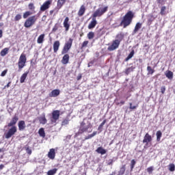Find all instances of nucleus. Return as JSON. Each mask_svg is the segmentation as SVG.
<instances>
[{"label":"nucleus","mask_w":175,"mask_h":175,"mask_svg":"<svg viewBox=\"0 0 175 175\" xmlns=\"http://www.w3.org/2000/svg\"><path fill=\"white\" fill-rule=\"evenodd\" d=\"M32 14H33V13L31 11H26L25 13H23V18H27L24 23L25 28H31V27L35 25L36 21H38V16H32Z\"/></svg>","instance_id":"1"},{"label":"nucleus","mask_w":175,"mask_h":175,"mask_svg":"<svg viewBox=\"0 0 175 175\" xmlns=\"http://www.w3.org/2000/svg\"><path fill=\"white\" fill-rule=\"evenodd\" d=\"M135 17V13L132 11H129L126 13V14L123 16L122 21L120 22V25L123 26V28H126V27H129L131 24H132V21Z\"/></svg>","instance_id":"2"},{"label":"nucleus","mask_w":175,"mask_h":175,"mask_svg":"<svg viewBox=\"0 0 175 175\" xmlns=\"http://www.w3.org/2000/svg\"><path fill=\"white\" fill-rule=\"evenodd\" d=\"M90 128H92V125L90 122H88V124H85V122L83 121L81 122L80 124V128L79 131L75 134V137L79 136V135H81L82 133H84V132H88V129Z\"/></svg>","instance_id":"3"},{"label":"nucleus","mask_w":175,"mask_h":175,"mask_svg":"<svg viewBox=\"0 0 175 175\" xmlns=\"http://www.w3.org/2000/svg\"><path fill=\"white\" fill-rule=\"evenodd\" d=\"M25 64H27V55H25L24 53H22L18 61V68L19 72L21 71L25 66Z\"/></svg>","instance_id":"4"},{"label":"nucleus","mask_w":175,"mask_h":175,"mask_svg":"<svg viewBox=\"0 0 175 175\" xmlns=\"http://www.w3.org/2000/svg\"><path fill=\"white\" fill-rule=\"evenodd\" d=\"M108 10H109L108 6L99 8L93 13L92 17L94 18H96V17H102V16H103V14L106 13V12H107Z\"/></svg>","instance_id":"5"},{"label":"nucleus","mask_w":175,"mask_h":175,"mask_svg":"<svg viewBox=\"0 0 175 175\" xmlns=\"http://www.w3.org/2000/svg\"><path fill=\"white\" fill-rule=\"evenodd\" d=\"M16 133H17V127L16 126H13L4 133V136L5 139H10V137H12V136H14Z\"/></svg>","instance_id":"6"},{"label":"nucleus","mask_w":175,"mask_h":175,"mask_svg":"<svg viewBox=\"0 0 175 175\" xmlns=\"http://www.w3.org/2000/svg\"><path fill=\"white\" fill-rule=\"evenodd\" d=\"M73 44V39L69 38V40L65 43L64 48L62 51V54H66L70 49H72V44Z\"/></svg>","instance_id":"7"},{"label":"nucleus","mask_w":175,"mask_h":175,"mask_svg":"<svg viewBox=\"0 0 175 175\" xmlns=\"http://www.w3.org/2000/svg\"><path fill=\"white\" fill-rule=\"evenodd\" d=\"M51 3H53V0H47L45 1L40 8V12H46L48 9H50Z\"/></svg>","instance_id":"8"},{"label":"nucleus","mask_w":175,"mask_h":175,"mask_svg":"<svg viewBox=\"0 0 175 175\" xmlns=\"http://www.w3.org/2000/svg\"><path fill=\"white\" fill-rule=\"evenodd\" d=\"M120 43L116 40H113L111 44L108 46V51H114V50H117V49L120 47Z\"/></svg>","instance_id":"9"},{"label":"nucleus","mask_w":175,"mask_h":175,"mask_svg":"<svg viewBox=\"0 0 175 175\" xmlns=\"http://www.w3.org/2000/svg\"><path fill=\"white\" fill-rule=\"evenodd\" d=\"M59 110H55L52 112L51 122H57V120H59Z\"/></svg>","instance_id":"10"},{"label":"nucleus","mask_w":175,"mask_h":175,"mask_svg":"<svg viewBox=\"0 0 175 175\" xmlns=\"http://www.w3.org/2000/svg\"><path fill=\"white\" fill-rule=\"evenodd\" d=\"M143 143L146 144V146H148V143H151L152 142V137L148 133H147L144 137Z\"/></svg>","instance_id":"11"},{"label":"nucleus","mask_w":175,"mask_h":175,"mask_svg":"<svg viewBox=\"0 0 175 175\" xmlns=\"http://www.w3.org/2000/svg\"><path fill=\"white\" fill-rule=\"evenodd\" d=\"M64 28H65V31L68 32L69 29L70 28V22L69 21V17H66L63 22Z\"/></svg>","instance_id":"12"},{"label":"nucleus","mask_w":175,"mask_h":175,"mask_svg":"<svg viewBox=\"0 0 175 175\" xmlns=\"http://www.w3.org/2000/svg\"><path fill=\"white\" fill-rule=\"evenodd\" d=\"M17 121H18V116H17V115H14L10 122L8 124V126H15L14 125L17 124Z\"/></svg>","instance_id":"13"},{"label":"nucleus","mask_w":175,"mask_h":175,"mask_svg":"<svg viewBox=\"0 0 175 175\" xmlns=\"http://www.w3.org/2000/svg\"><path fill=\"white\" fill-rule=\"evenodd\" d=\"M61 94V92L58 89H55L49 93L50 98H57Z\"/></svg>","instance_id":"14"},{"label":"nucleus","mask_w":175,"mask_h":175,"mask_svg":"<svg viewBox=\"0 0 175 175\" xmlns=\"http://www.w3.org/2000/svg\"><path fill=\"white\" fill-rule=\"evenodd\" d=\"M124 36H125V35L124 34V33L120 32L116 36L115 40H116L118 43L121 44V42H122V40H124Z\"/></svg>","instance_id":"15"},{"label":"nucleus","mask_w":175,"mask_h":175,"mask_svg":"<svg viewBox=\"0 0 175 175\" xmlns=\"http://www.w3.org/2000/svg\"><path fill=\"white\" fill-rule=\"evenodd\" d=\"M85 10H86L85 5H81L77 13L79 17H83V16H84V14L85 13Z\"/></svg>","instance_id":"16"},{"label":"nucleus","mask_w":175,"mask_h":175,"mask_svg":"<svg viewBox=\"0 0 175 175\" xmlns=\"http://www.w3.org/2000/svg\"><path fill=\"white\" fill-rule=\"evenodd\" d=\"M96 24H98V22L96 21V18H93L92 16V20L88 26V29H94V27H96Z\"/></svg>","instance_id":"17"},{"label":"nucleus","mask_w":175,"mask_h":175,"mask_svg":"<svg viewBox=\"0 0 175 175\" xmlns=\"http://www.w3.org/2000/svg\"><path fill=\"white\" fill-rule=\"evenodd\" d=\"M48 158H49V159H55V149L51 148L49 150V152H48Z\"/></svg>","instance_id":"18"},{"label":"nucleus","mask_w":175,"mask_h":175,"mask_svg":"<svg viewBox=\"0 0 175 175\" xmlns=\"http://www.w3.org/2000/svg\"><path fill=\"white\" fill-rule=\"evenodd\" d=\"M65 55L63 56L62 59V64H63V65H66L68 64H69V54L67 53H64Z\"/></svg>","instance_id":"19"},{"label":"nucleus","mask_w":175,"mask_h":175,"mask_svg":"<svg viewBox=\"0 0 175 175\" xmlns=\"http://www.w3.org/2000/svg\"><path fill=\"white\" fill-rule=\"evenodd\" d=\"M18 131H24L25 128H27V126L25 125V121L21 120L18 123Z\"/></svg>","instance_id":"20"},{"label":"nucleus","mask_w":175,"mask_h":175,"mask_svg":"<svg viewBox=\"0 0 175 175\" xmlns=\"http://www.w3.org/2000/svg\"><path fill=\"white\" fill-rule=\"evenodd\" d=\"M59 46H61V43L59 40H56L53 42V52L57 53L58 50H59Z\"/></svg>","instance_id":"21"},{"label":"nucleus","mask_w":175,"mask_h":175,"mask_svg":"<svg viewBox=\"0 0 175 175\" xmlns=\"http://www.w3.org/2000/svg\"><path fill=\"white\" fill-rule=\"evenodd\" d=\"M66 3V0H57V9L59 10V9L62 8V6Z\"/></svg>","instance_id":"22"},{"label":"nucleus","mask_w":175,"mask_h":175,"mask_svg":"<svg viewBox=\"0 0 175 175\" xmlns=\"http://www.w3.org/2000/svg\"><path fill=\"white\" fill-rule=\"evenodd\" d=\"M28 73H29V71H26L25 73H23L21 75V79H20V83H25V79L28 77Z\"/></svg>","instance_id":"23"},{"label":"nucleus","mask_w":175,"mask_h":175,"mask_svg":"<svg viewBox=\"0 0 175 175\" xmlns=\"http://www.w3.org/2000/svg\"><path fill=\"white\" fill-rule=\"evenodd\" d=\"M142 24L141 23H137L133 30V33H136L142 28Z\"/></svg>","instance_id":"24"},{"label":"nucleus","mask_w":175,"mask_h":175,"mask_svg":"<svg viewBox=\"0 0 175 175\" xmlns=\"http://www.w3.org/2000/svg\"><path fill=\"white\" fill-rule=\"evenodd\" d=\"M96 152H98V154H101V155H105V154H106V150H105L102 147H98L96 150Z\"/></svg>","instance_id":"25"},{"label":"nucleus","mask_w":175,"mask_h":175,"mask_svg":"<svg viewBox=\"0 0 175 175\" xmlns=\"http://www.w3.org/2000/svg\"><path fill=\"white\" fill-rule=\"evenodd\" d=\"M39 121L42 124V125L47 124V119H46V116L44 115L39 118Z\"/></svg>","instance_id":"26"},{"label":"nucleus","mask_w":175,"mask_h":175,"mask_svg":"<svg viewBox=\"0 0 175 175\" xmlns=\"http://www.w3.org/2000/svg\"><path fill=\"white\" fill-rule=\"evenodd\" d=\"M165 75L166 77L169 79V80H172L173 79V72L170 70H167L165 73Z\"/></svg>","instance_id":"27"},{"label":"nucleus","mask_w":175,"mask_h":175,"mask_svg":"<svg viewBox=\"0 0 175 175\" xmlns=\"http://www.w3.org/2000/svg\"><path fill=\"white\" fill-rule=\"evenodd\" d=\"M44 40V34H41L38 38L37 42L39 44H40L43 43Z\"/></svg>","instance_id":"28"},{"label":"nucleus","mask_w":175,"mask_h":175,"mask_svg":"<svg viewBox=\"0 0 175 175\" xmlns=\"http://www.w3.org/2000/svg\"><path fill=\"white\" fill-rule=\"evenodd\" d=\"M9 53V48H4L0 52V55L1 57H5L6 54Z\"/></svg>","instance_id":"29"},{"label":"nucleus","mask_w":175,"mask_h":175,"mask_svg":"<svg viewBox=\"0 0 175 175\" xmlns=\"http://www.w3.org/2000/svg\"><path fill=\"white\" fill-rule=\"evenodd\" d=\"M38 135L41 137H46V133H44V129L40 128L38 131Z\"/></svg>","instance_id":"30"},{"label":"nucleus","mask_w":175,"mask_h":175,"mask_svg":"<svg viewBox=\"0 0 175 175\" xmlns=\"http://www.w3.org/2000/svg\"><path fill=\"white\" fill-rule=\"evenodd\" d=\"M135 55V50H132L131 52L129 54L127 57L124 59L126 62H128L129 59H131Z\"/></svg>","instance_id":"31"},{"label":"nucleus","mask_w":175,"mask_h":175,"mask_svg":"<svg viewBox=\"0 0 175 175\" xmlns=\"http://www.w3.org/2000/svg\"><path fill=\"white\" fill-rule=\"evenodd\" d=\"M157 142H161V137H162V132L161 131H157L156 133Z\"/></svg>","instance_id":"32"},{"label":"nucleus","mask_w":175,"mask_h":175,"mask_svg":"<svg viewBox=\"0 0 175 175\" xmlns=\"http://www.w3.org/2000/svg\"><path fill=\"white\" fill-rule=\"evenodd\" d=\"M98 133L97 131H94L92 134L88 135V136H86L85 137V140H88L90 139H92V137H94V136H96V135Z\"/></svg>","instance_id":"33"},{"label":"nucleus","mask_w":175,"mask_h":175,"mask_svg":"<svg viewBox=\"0 0 175 175\" xmlns=\"http://www.w3.org/2000/svg\"><path fill=\"white\" fill-rule=\"evenodd\" d=\"M161 16H166V6H162L160 10Z\"/></svg>","instance_id":"34"},{"label":"nucleus","mask_w":175,"mask_h":175,"mask_svg":"<svg viewBox=\"0 0 175 175\" xmlns=\"http://www.w3.org/2000/svg\"><path fill=\"white\" fill-rule=\"evenodd\" d=\"M57 170H58V169H57V168H54L53 170H49L47 172V175H54L57 173Z\"/></svg>","instance_id":"35"},{"label":"nucleus","mask_w":175,"mask_h":175,"mask_svg":"<svg viewBox=\"0 0 175 175\" xmlns=\"http://www.w3.org/2000/svg\"><path fill=\"white\" fill-rule=\"evenodd\" d=\"M126 165H123L121 167L120 170L119 171V174L120 175H123L125 173V170H126Z\"/></svg>","instance_id":"36"},{"label":"nucleus","mask_w":175,"mask_h":175,"mask_svg":"<svg viewBox=\"0 0 175 175\" xmlns=\"http://www.w3.org/2000/svg\"><path fill=\"white\" fill-rule=\"evenodd\" d=\"M154 20H155V16H154V15L152 14L148 15V23H150V24H151L152 21H154Z\"/></svg>","instance_id":"37"},{"label":"nucleus","mask_w":175,"mask_h":175,"mask_svg":"<svg viewBox=\"0 0 175 175\" xmlns=\"http://www.w3.org/2000/svg\"><path fill=\"white\" fill-rule=\"evenodd\" d=\"M95 36V33L92 31H90L88 33V38L90 40H91V39H94V37Z\"/></svg>","instance_id":"38"},{"label":"nucleus","mask_w":175,"mask_h":175,"mask_svg":"<svg viewBox=\"0 0 175 175\" xmlns=\"http://www.w3.org/2000/svg\"><path fill=\"white\" fill-rule=\"evenodd\" d=\"M147 70L148 72V75H152L155 72V70L152 69L151 66H150L147 67Z\"/></svg>","instance_id":"39"},{"label":"nucleus","mask_w":175,"mask_h":175,"mask_svg":"<svg viewBox=\"0 0 175 175\" xmlns=\"http://www.w3.org/2000/svg\"><path fill=\"white\" fill-rule=\"evenodd\" d=\"M135 165H136V161H135V159L131 160V170L132 172V170H133L134 167H135Z\"/></svg>","instance_id":"40"},{"label":"nucleus","mask_w":175,"mask_h":175,"mask_svg":"<svg viewBox=\"0 0 175 175\" xmlns=\"http://www.w3.org/2000/svg\"><path fill=\"white\" fill-rule=\"evenodd\" d=\"M168 167H169L170 172H174V170H175V165H174V164L170 163L168 165Z\"/></svg>","instance_id":"41"},{"label":"nucleus","mask_w":175,"mask_h":175,"mask_svg":"<svg viewBox=\"0 0 175 175\" xmlns=\"http://www.w3.org/2000/svg\"><path fill=\"white\" fill-rule=\"evenodd\" d=\"M69 124V118H66L62 122V125L65 126Z\"/></svg>","instance_id":"42"},{"label":"nucleus","mask_w":175,"mask_h":175,"mask_svg":"<svg viewBox=\"0 0 175 175\" xmlns=\"http://www.w3.org/2000/svg\"><path fill=\"white\" fill-rule=\"evenodd\" d=\"M21 18H23V16H21V14H18L14 17V21H20Z\"/></svg>","instance_id":"43"},{"label":"nucleus","mask_w":175,"mask_h":175,"mask_svg":"<svg viewBox=\"0 0 175 175\" xmlns=\"http://www.w3.org/2000/svg\"><path fill=\"white\" fill-rule=\"evenodd\" d=\"M28 8L29 10H35V5L33 4V3H30L28 5Z\"/></svg>","instance_id":"44"},{"label":"nucleus","mask_w":175,"mask_h":175,"mask_svg":"<svg viewBox=\"0 0 175 175\" xmlns=\"http://www.w3.org/2000/svg\"><path fill=\"white\" fill-rule=\"evenodd\" d=\"M88 43H89L88 41H84L81 46V49L83 50V49H85V47H87V46H88Z\"/></svg>","instance_id":"45"},{"label":"nucleus","mask_w":175,"mask_h":175,"mask_svg":"<svg viewBox=\"0 0 175 175\" xmlns=\"http://www.w3.org/2000/svg\"><path fill=\"white\" fill-rule=\"evenodd\" d=\"M147 172L149 174H152V172H154V167L150 166L147 168Z\"/></svg>","instance_id":"46"},{"label":"nucleus","mask_w":175,"mask_h":175,"mask_svg":"<svg viewBox=\"0 0 175 175\" xmlns=\"http://www.w3.org/2000/svg\"><path fill=\"white\" fill-rule=\"evenodd\" d=\"M129 109H130V110H135V109H137V107H138V105H134V106H133L132 105V103H129Z\"/></svg>","instance_id":"47"},{"label":"nucleus","mask_w":175,"mask_h":175,"mask_svg":"<svg viewBox=\"0 0 175 175\" xmlns=\"http://www.w3.org/2000/svg\"><path fill=\"white\" fill-rule=\"evenodd\" d=\"M105 124H106V120H104L103 122L100 123V124L98 126V131H100V129L103 128V125H105Z\"/></svg>","instance_id":"48"},{"label":"nucleus","mask_w":175,"mask_h":175,"mask_svg":"<svg viewBox=\"0 0 175 175\" xmlns=\"http://www.w3.org/2000/svg\"><path fill=\"white\" fill-rule=\"evenodd\" d=\"M26 152L29 154V155H31L32 154V150L29 148V147H25Z\"/></svg>","instance_id":"49"},{"label":"nucleus","mask_w":175,"mask_h":175,"mask_svg":"<svg viewBox=\"0 0 175 175\" xmlns=\"http://www.w3.org/2000/svg\"><path fill=\"white\" fill-rule=\"evenodd\" d=\"M131 72H132V68H128L125 70V74L128 75H129V73H131Z\"/></svg>","instance_id":"50"},{"label":"nucleus","mask_w":175,"mask_h":175,"mask_svg":"<svg viewBox=\"0 0 175 175\" xmlns=\"http://www.w3.org/2000/svg\"><path fill=\"white\" fill-rule=\"evenodd\" d=\"M6 73H8V69L4 70L1 72V77H5V76H6Z\"/></svg>","instance_id":"51"},{"label":"nucleus","mask_w":175,"mask_h":175,"mask_svg":"<svg viewBox=\"0 0 175 175\" xmlns=\"http://www.w3.org/2000/svg\"><path fill=\"white\" fill-rule=\"evenodd\" d=\"M165 91H166V88L165 86H162L161 88V94H165Z\"/></svg>","instance_id":"52"},{"label":"nucleus","mask_w":175,"mask_h":175,"mask_svg":"<svg viewBox=\"0 0 175 175\" xmlns=\"http://www.w3.org/2000/svg\"><path fill=\"white\" fill-rule=\"evenodd\" d=\"M52 31H53V32H55V31H58V26H57V25H55Z\"/></svg>","instance_id":"53"},{"label":"nucleus","mask_w":175,"mask_h":175,"mask_svg":"<svg viewBox=\"0 0 175 175\" xmlns=\"http://www.w3.org/2000/svg\"><path fill=\"white\" fill-rule=\"evenodd\" d=\"M10 84H12V82H9L6 85H5L3 88V90H6V88H9V87H10Z\"/></svg>","instance_id":"54"},{"label":"nucleus","mask_w":175,"mask_h":175,"mask_svg":"<svg viewBox=\"0 0 175 175\" xmlns=\"http://www.w3.org/2000/svg\"><path fill=\"white\" fill-rule=\"evenodd\" d=\"M3 167H5V165L3 164H1L0 165V170H2V169H3Z\"/></svg>","instance_id":"55"},{"label":"nucleus","mask_w":175,"mask_h":175,"mask_svg":"<svg viewBox=\"0 0 175 175\" xmlns=\"http://www.w3.org/2000/svg\"><path fill=\"white\" fill-rule=\"evenodd\" d=\"M3 31H2V29H0V38L3 36Z\"/></svg>","instance_id":"56"},{"label":"nucleus","mask_w":175,"mask_h":175,"mask_svg":"<svg viewBox=\"0 0 175 175\" xmlns=\"http://www.w3.org/2000/svg\"><path fill=\"white\" fill-rule=\"evenodd\" d=\"M81 77H82L81 75H79L77 78V80H81Z\"/></svg>","instance_id":"57"},{"label":"nucleus","mask_w":175,"mask_h":175,"mask_svg":"<svg viewBox=\"0 0 175 175\" xmlns=\"http://www.w3.org/2000/svg\"><path fill=\"white\" fill-rule=\"evenodd\" d=\"M51 16H53V14L54 13V10H52L49 12Z\"/></svg>","instance_id":"58"},{"label":"nucleus","mask_w":175,"mask_h":175,"mask_svg":"<svg viewBox=\"0 0 175 175\" xmlns=\"http://www.w3.org/2000/svg\"><path fill=\"white\" fill-rule=\"evenodd\" d=\"M120 105H125V101L124 100L120 101Z\"/></svg>","instance_id":"59"},{"label":"nucleus","mask_w":175,"mask_h":175,"mask_svg":"<svg viewBox=\"0 0 175 175\" xmlns=\"http://www.w3.org/2000/svg\"><path fill=\"white\" fill-rule=\"evenodd\" d=\"M2 17H3V14L0 15V21H2Z\"/></svg>","instance_id":"60"},{"label":"nucleus","mask_w":175,"mask_h":175,"mask_svg":"<svg viewBox=\"0 0 175 175\" xmlns=\"http://www.w3.org/2000/svg\"><path fill=\"white\" fill-rule=\"evenodd\" d=\"M116 106H120V103L116 102Z\"/></svg>","instance_id":"61"},{"label":"nucleus","mask_w":175,"mask_h":175,"mask_svg":"<svg viewBox=\"0 0 175 175\" xmlns=\"http://www.w3.org/2000/svg\"><path fill=\"white\" fill-rule=\"evenodd\" d=\"M3 27V23H0V27Z\"/></svg>","instance_id":"62"},{"label":"nucleus","mask_w":175,"mask_h":175,"mask_svg":"<svg viewBox=\"0 0 175 175\" xmlns=\"http://www.w3.org/2000/svg\"><path fill=\"white\" fill-rule=\"evenodd\" d=\"M83 35H84V33H82L80 34V36L81 37V36H83Z\"/></svg>","instance_id":"63"},{"label":"nucleus","mask_w":175,"mask_h":175,"mask_svg":"<svg viewBox=\"0 0 175 175\" xmlns=\"http://www.w3.org/2000/svg\"><path fill=\"white\" fill-rule=\"evenodd\" d=\"M0 152H2V149L0 148Z\"/></svg>","instance_id":"64"}]
</instances>
